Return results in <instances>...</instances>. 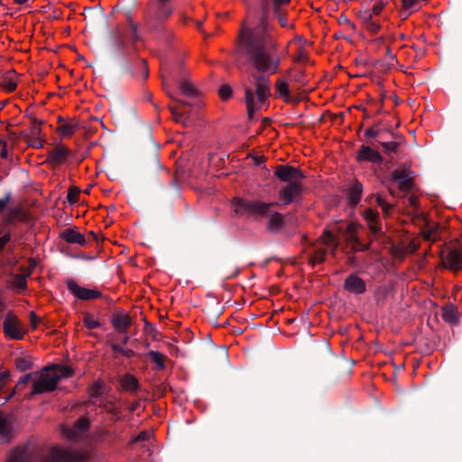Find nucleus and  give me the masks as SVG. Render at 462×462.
Wrapping results in <instances>:
<instances>
[{"label": "nucleus", "mask_w": 462, "mask_h": 462, "mask_svg": "<svg viewBox=\"0 0 462 462\" xmlns=\"http://www.w3.org/2000/svg\"><path fill=\"white\" fill-rule=\"evenodd\" d=\"M170 110L175 122L184 124V115L187 113V106L183 103H177L170 106Z\"/></svg>", "instance_id": "22"}, {"label": "nucleus", "mask_w": 462, "mask_h": 462, "mask_svg": "<svg viewBox=\"0 0 462 462\" xmlns=\"http://www.w3.org/2000/svg\"><path fill=\"white\" fill-rule=\"evenodd\" d=\"M31 377H32V374H25L24 376H23V377L20 379V381H19V383H18V385H17V386H19V385H21V384H26V383L29 382V380L31 379Z\"/></svg>", "instance_id": "47"}, {"label": "nucleus", "mask_w": 462, "mask_h": 462, "mask_svg": "<svg viewBox=\"0 0 462 462\" xmlns=\"http://www.w3.org/2000/svg\"><path fill=\"white\" fill-rule=\"evenodd\" d=\"M275 92L284 99L288 100L290 97L289 86L286 81L279 79L275 83Z\"/></svg>", "instance_id": "26"}, {"label": "nucleus", "mask_w": 462, "mask_h": 462, "mask_svg": "<svg viewBox=\"0 0 462 462\" xmlns=\"http://www.w3.org/2000/svg\"><path fill=\"white\" fill-rule=\"evenodd\" d=\"M328 249L323 247H316L315 250L310 254L309 263L315 266L324 261L327 254Z\"/></svg>", "instance_id": "24"}, {"label": "nucleus", "mask_w": 462, "mask_h": 462, "mask_svg": "<svg viewBox=\"0 0 462 462\" xmlns=\"http://www.w3.org/2000/svg\"><path fill=\"white\" fill-rule=\"evenodd\" d=\"M385 60H386L388 68L394 67L397 63L395 57L393 54L391 53L390 49H387V54L385 56Z\"/></svg>", "instance_id": "41"}, {"label": "nucleus", "mask_w": 462, "mask_h": 462, "mask_svg": "<svg viewBox=\"0 0 462 462\" xmlns=\"http://www.w3.org/2000/svg\"><path fill=\"white\" fill-rule=\"evenodd\" d=\"M13 394H14V393H12L11 395H9V396L6 398V400L11 399V396H12Z\"/></svg>", "instance_id": "57"}, {"label": "nucleus", "mask_w": 462, "mask_h": 462, "mask_svg": "<svg viewBox=\"0 0 462 462\" xmlns=\"http://www.w3.org/2000/svg\"><path fill=\"white\" fill-rule=\"evenodd\" d=\"M273 203H264L243 199H236L233 206L237 214L247 213L254 217H267L271 212Z\"/></svg>", "instance_id": "5"}, {"label": "nucleus", "mask_w": 462, "mask_h": 462, "mask_svg": "<svg viewBox=\"0 0 462 462\" xmlns=\"http://www.w3.org/2000/svg\"><path fill=\"white\" fill-rule=\"evenodd\" d=\"M170 14H171V12H170V11H167V13H166L165 16L170 15Z\"/></svg>", "instance_id": "56"}, {"label": "nucleus", "mask_w": 462, "mask_h": 462, "mask_svg": "<svg viewBox=\"0 0 462 462\" xmlns=\"http://www.w3.org/2000/svg\"><path fill=\"white\" fill-rule=\"evenodd\" d=\"M345 289L356 294H361L365 291V282L356 275H350L345 281Z\"/></svg>", "instance_id": "15"}, {"label": "nucleus", "mask_w": 462, "mask_h": 462, "mask_svg": "<svg viewBox=\"0 0 462 462\" xmlns=\"http://www.w3.org/2000/svg\"><path fill=\"white\" fill-rule=\"evenodd\" d=\"M152 436V433L149 432V431H142L140 432L138 435L133 437L130 440V443L131 444H134V443H137L139 441H146L150 439V437Z\"/></svg>", "instance_id": "37"}, {"label": "nucleus", "mask_w": 462, "mask_h": 462, "mask_svg": "<svg viewBox=\"0 0 462 462\" xmlns=\"http://www.w3.org/2000/svg\"><path fill=\"white\" fill-rule=\"evenodd\" d=\"M274 175L288 184L301 182L304 178L300 170L290 165H278L274 170Z\"/></svg>", "instance_id": "8"}, {"label": "nucleus", "mask_w": 462, "mask_h": 462, "mask_svg": "<svg viewBox=\"0 0 462 462\" xmlns=\"http://www.w3.org/2000/svg\"><path fill=\"white\" fill-rule=\"evenodd\" d=\"M385 6V4L383 1L382 0H379V1H376L371 9H364L363 11H368V12H371V14L372 16H374V17H379V14H381V12L383 11V9L384 8Z\"/></svg>", "instance_id": "31"}, {"label": "nucleus", "mask_w": 462, "mask_h": 462, "mask_svg": "<svg viewBox=\"0 0 462 462\" xmlns=\"http://www.w3.org/2000/svg\"><path fill=\"white\" fill-rule=\"evenodd\" d=\"M10 239L11 236L8 233L0 236V250H2L5 247V245L10 241Z\"/></svg>", "instance_id": "44"}, {"label": "nucleus", "mask_w": 462, "mask_h": 462, "mask_svg": "<svg viewBox=\"0 0 462 462\" xmlns=\"http://www.w3.org/2000/svg\"><path fill=\"white\" fill-rule=\"evenodd\" d=\"M365 221L367 222V225L369 226V228L374 232H378L380 230V226L378 223V213L375 212L373 209H366L364 211L363 214Z\"/></svg>", "instance_id": "21"}, {"label": "nucleus", "mask_w": 462, "mask_h": 462, "mask_svg": "<svg viewBox=\"0 0 462 462\" xmlns=\"http://www.w3.org/2000/svg\"><path fill=\"white\" fill-rule=\"evenodd\" d=\"M356 159L358 161L380 162L382 161V156L377 151L368 146H362L356 155Z\"/></svg>", "instance_id": "17"}, {"label": "nucleus", "mask_w": 462, "mask_h": 462, "mask_svg": "<svg viewBox=\"0 0 462 462\" xmlns=\"http://www.w3.org/2000/svg\"><path fill=\"white\" fill-rule=\"evenodd\" d=\"M76 457L67 449L54 448L49 455V462H72Z\"/></svg>", "instance_id": "16"}, {"label": "nucleus", "mask_w": 462, "mask_h": 462, "mask_svg": "<svg viewBox=\"0 0 462 462\" xmlns=\"http://www.w3.org/2000/svg\"><path fill=\"white\" fill-rule=\"evenodd\" d=\"M240 45L249 55L251 66L257 71L274 74L279 67L280 59L276 53L274 41L266 26L262 25L254 31L243 28Z\"/></svg>", "instance_id": "1"}, {"label": "nucleus", "mask_w": 462, "mask_h": 462, "mask_svg": "<svg viewBox=\"0 0 462 462\" xmlns=\"http://www.w3.org/2000/svg\"><path fill=\"white\" fill-rule=\"evenodd\" d=\"M35 263H31L26 269H23V273L14 276L11 282V288L23 291L27 287L26 278L32 273Z\"/></svg>", "instance_id": "14"}, {"label": "nucleus", "mask_w": 462, "mask_h": 462, "mask_svg": "<svg viewBox=\"0 0 462 462\" xmlns=\"http://www.w3.org/2000/svg\"><path fill=\"white\" fill-rule=\"evenodd\" d=\"M279 20H280V23H281L282 26H285L286 25V20L282 16H281L279 18Z\"/></svg>", "instance_id": "52"}, {"label": "nucleus", "mask_w": 462, "mask_h": 462, "mask_svg": "<svg viewBox=\"0 0 462 462\" xmlns=\"http://www.w3.org/2000/svg\"><path fill=\"white\" fill-rule=\"evenodd\" d=\"M6 462H24L23 450L15 449L13 453H11Z\"/></svg>", "instance_id": "38"}, {"label": "nucleus", "mask_w": 462, "mask_h": 462, "mask_svg": "<svg viewBox=\"0 0 462 462\" xmlns=\"http://www.w3.org/2000/svg\"><path fill=\"white\" fill-rule=\"evenodd\" d=\"M66 284L69 291L78 299L88 300L101 296L98 291L81 287L72 280H69Z\"/></svg>", "instance_id": "9"}, {"label": "nucleus", "mask_w": 462, "mask_h": 462, "mask_svg": "<svg viewBox=\"0 0 462 462\" xmlns=\"http://www.w3.org/2000/svg\"><path fill=\"white\" fill-rule=\"evenodd\" d=\"M302 191V183L294 182L283 187L279 192V200L282 205L291 203Z\"/></svg>", "instance_id": "11"}, {"label": "nucleus", "mask_w": 462, "mask_h": 462, "mask_svg": "<svg viewBox=\"0 0 462 462\" xmlns=\"http://www.w3.org/2000/svg\"><path fill=\"white\" fill-rule=\"evenodd\" d=\"M1 156H2L3 158H6V156H7V152H6V150H5V149H3V150H2V152H1Z\"/></svg>", "instance_id": "53"}, {"label": "nucleus", "mask_w": 462, "mask_h": 462, "mask_svg": "<svg viewBox=\"0 0 462 462\" xmlns=\"http://www.w3.org/2000/svg\"><path fill=\"white\" fill-rule=\"evenodd\" d=\"M421 235L427 241H435L437 239V233L433 230L422 231Z\"/></svg>", "instance_id": "42"}, {"label": "nucleus", "mask_w": 462, "mask_h": 462, "mask_svg": "<svg viewBox=\"0 0 462 462\" xmlns=\"http://www.w3.org/2000/svg\"><path fill=\"white\" fill-rule=\"evenodd\" d=\"M417 198L415 196H411L409 198V201H410V204L413 207H416L417 206Z\"/></svg>", "instance_id": "50"}, {"label": "nucleus", "mask_w": 462, "mask_h": 462, "mask_svg": "<svg viewBox=\"0 0 462 462\" xmlns=\"http://www.w3.org/2000/svg\"><path fill=\"white\" fill-rule=\"evenodd\" d=\"M358 18L364 30L367 33L374 35L379 32L381 29V21L379 17L372 16L371 12L368 11H359Z\"/></svg>", "instance_id": "10"}, {"label": "nucleus", "mask_w": 462, "mask_h": 462, "mask_svg": "<svg viewBox=\"0 0 462 462\" xmlns=\"http://www.w3.org/2000/svg\"><path fill=\"white\" fill-rule=\"evenodd\" d=\"M69 155V150L63 146L58 145L48 152L47 162L53 167L63 164Z\"/></svg>", "instance_id": "12"}, {"label": "nucleus", "mask_w": 462, "mask_h": 462, "mask_svg": "<svg viewBox=\"0 0 462 462\" xmlns=\"http://www.w3.org/2000/svg\"><path fill=\"white\" fill-rule=\"evenodd\" d=\"M30 321H31V325H32V327L33 328H35L37 327V324H38V322H39V319H38V318H37L36 314H35L33 311H32V312L30 313Z\"/></svg>", "instance_id": "45"}, {"label": "nucleus", "mask_w": 462, "mask_h": 462, "mask_svg": "<svg viewBox=\"0 0 462 462\" xmlns=\"http://www.w3.org/2000/svg\"><path fill=\"white\" fill-rule=\"evenodd\" d=\"M443 263L448 269L457 271L462 267V251L458 245H447L441 252Z\"/></svg>", "instance_id": "7"}, {"label": "nucleus", "mask_w": 462, "mask_h": 462, "mask_svg": "<svg viewBox=\"0 0 462 462\" xmlns=\"http://www.w3.org/2000/svg\"><path fill=\"white\" fill-rule=\"evenodd\" d=\"M360 226L355 222L339 221L328 226L320 237V242L334 252L340 241L344 240L350 251L363 250L357 236Z\"/></svg>", "instance_id": "2"}, {"label": "nucleus", "mask_w": 462, "mask_h": 462, "mask_svg": "<svg viewBox=\"0 0 462 462\" xmlns=\"http://www.w3.org/2000/svg\"><path fill=\"white\" fill-rule=\"evenodd\" d=\"M58 132L61 136H69L74 133V126L70 124H63L58 127Z\"/></svg>", "instance_id": "34"}, {"label": "nucleus", "mask_w": 462, "mask_h": 462, "mask_svg": "<svg viewBox=\"0 0 462 462\" xmlns=\"http://www.w3.org/2000/svg\"><path fill=\"white\" fill-rule=\"evenodd\" d=\"M15 365L20 371H26L31 368V362L24 357H20L16 358Z\"/></svg>", "instance_id": "36"}, {"label": "nucleus", "mask_w": 462, "mask_h": 462, "mask_svg": "<svg viewBox=\"0 0 462 462\" xmlns=\"http://www.w3.org/2000/svg\"><path fill=\"white\" fill-rule=\"evenodd\" d=\"M89 425V421L86 418H80L75 423V429L77 431L83 432L85 431Z\"/></svg>", "instance_id": "39"}, {"label": "nucleus", "mask_w": 462, "mask_h": 462, "mask_svg": "<svg viewBox=\"0 0 462 462\" xmlns=\"http://www.w3.org/2000/svg\"><path fill=\"white\" fill-rule=\"evenodd\" d=\"M361 193L362 185L360 183H356L349 192V201L352 205L357 204L361 198Z\"/></svg>", "instance_id": "27"}, {"label": "nucleus", "mask_w": 462, "mask_h": 462, "mask_svg": "<svg viewBox=\"0 0 462 462\" xmlns=\"http://www.w3.org/2000/svg\"><path fill=\"white\" fill-rule=\"evenodd\" d=\"M283 226V216L280 213H273L271 215L268 228L272 231H276Z\"/></svg>", "instance_id": "25"}, {"label": "nucleus", "mask_w": 462, "mask_h": 462, "mask_svg": "<svg viewBox=\"0 0 462 462\" xmlns=\"http://www.w3.org/2000/svg\"><path fill=\"white\" fill-rule=\"evenodd\" d=\"M3 328L5 337L10 339H23L24 335L27 333V330L24 328L23 324L12 312H9L6 315L4 320Z\"/></svg>", "instance_id": "6"}, {"label": "nucleus", "mask_w": 462, "mask_h": 462, "mask_svg": "<svg viewBox=\"0 0 462 462\" xmlns=\"http://www.w3.org/2000/svg\"><path fill=\"white\" fill-rule=\"evenodd\" d=\"M11 426L5 417L0 416V438L7 440L9 439Z\"/></svg>", "instance_id": "28"}, {"label": "nucleus", "mask_w": 462, "mask_h": 462, "mask_svg": "<svg viewBox=\"0 0 462 462\" xmlns=\"http://www.w3.org/2000/svg\"><path fill=\"white\" fill-rule=\"evenodd\" d=\"M377 204L381 208L388 214L389 211L392 209V205L388 202H386L384 199H383L380 196H377L375 199Z\"/></svg>", "instance_id": "40"}, {"label": "nucleus", "mask_w": 462, "mask_h": 462, "mask_svg": "<svg viewBox=\"0 0 462 462\" xmlns=\"http://www.w3.org/2000/svg\"><path fill=\"white\" fill-rule=\"evenodd\" d=\"M417 249V245H412V247L411 249V252H414Z\"/></svg>", "instance_id": "55"}, {"label": "nucleus", "mask_w": 462, "mask_h": 462, "mask_svg": "<svg viewBox=\"0 0 462 462\" xmlns=\"http://www.w3.org/2000/svg\"><path fill=\"white\" fill-rule=\"evenodd\" d=\"M72 375V370L65 365H54L43 369L32 383V394L53 391L58 382Z\"/></svg>", "instance_id": "3"}, {"label": "nucleus", "mask_w": 462, "mask_h": 462, "mask_svg": "<svg viewBox=\"0 0 462 462\" xmlns=\"http://www.w3.org/2000/svg\"><path fill=\"white\" fill-rule=\"evenodd\" d=\"M9 377L8 372H4L0 376V390L5 385V380Z\"/></svg>", "instance_id": "46"}, {"label": "nucleus", "mask_w": 462, "mask_h": 462, "mask_svg": "<svg viewBox=\"0 0 462 462\" xmlns=\"http://www.w3.org/2000/svg\"><path fill=\"white\" fill-rule=\"evenodd\" d=\"M180 90L182 94L187 96H191L195 92L193 85L188 81L180 83Z\"/></svg>", "instance_id": "35"}, {"label": "nucleus", "mask_w": 462, "mask_h": 462, "mask_svg": "<svg viewBox=\"0 0 462 462\" xmlns=\"http://www.w3.org/2000/svg\"><path fill=\"white\" fill-rule=\"evenodd\" d=\"M273 6L276 12L289 5L290 0H273Z\"/></svg>", "instance_id": "43"}, {"label": "nucleus", "mask_w": 462, "mask_h": 462, "mask_svg": "<svg viewBox=\"0 0 462 462\" xmlns=\"http://www.w3.org/2000/svg\"><path fill=\"white\" fill-rule=\"evenodd\" d=\"M7 88H8L9 91H14L16 88V84L15 83H10V84H8Z\"/></svg>", "instance_id": "51"}, {"label": "nucleus", "mask_w": 462, "mask_h": 462, "mask_svg": "<svg viewBox=\"0 0 462 462\" xmlns=\"http://www.w3.org/2000/svg\"><path fill=\"white\" fill-rule=\"evenodd\" d=\"M392 180L398 183L401 190L407 191L412 187L413 178L406 170H395L392 173Z\"/></svg>", "instance_id": "13"}, {"label": "nucleus", "mask_w": 462, "mask_h": 462, "mask_svg": "<svg viewBox=\"0 0 462 462\" xmlns=\"http://www.w3.org/2000/svg\"><path fill=\"white\" fill-rule=\"evenodd\" d=\"M83 324L88 329H94L100 327V322L92 314L87 313L83 318Z\"/></svg>", "instance_id": "29"}, {"label": "nucleus", "mask_w": 462, "mask_h": 462, "mask_svg": "<svg viewBox=\"0 0 462 462\" xmlns=\"http://www.w3.org/2000/svg\"><path fill=\"white\" fill-rule=\"evenodd\" d=\"M218 95L224 101L229 99L232 96V89L228 85H222L218 89Z\"/></svg>", "instance_id": "33"}, {"label": "nucleus", "mask_w": 462, "mask_h": 462, "mask_svg": "<svg viewBox=\"0 0 462 462\" xmlns=\"http://www.w3.org/2000/svg\"><path fill=\"white\" fill-rule=\"evenodd\" d=\"M132 320L128 314H118L112 319L114 328L120 332H126Z\"/></svg>", "instance_id": "19"}, {"label": "nucleus", "mask_w": 462, "mask_h": 462, "mask_svg": "<svg viewBox=\"0 0 462 462\" xmlns=\"http://www.w3.org/2000/svg\"><path fill=\"white\" fill-rule=\"evenodd\" d=\"M122 388L129 393H135L138 388V381L135 376L130 374L123 375L120 379Z\"/></svg>", "instance_id": "20"}, {"label": "nucleus", "mask_w": 462, "mask_h": 462, "mask_svg": "<svg viewBox=\"0 0 462 462\" xmlns=\"http://www.w3.org/2000/svg\"><path fill=\"white\" fill-rule=\"evenodd\" d=\"M421 0H402L401 14L407 18L411 13L419 8V4Z\"/></svg>", "instance_id": "23"}, {"label": "nucleus", "mask_w": 462, "mask_h": 462, "mask_svg": "<svg viewBox=\"0 0 462 462\" xmlns=\"http://www.w3.org/2000/svg\"><path fill=\"white\" fill-rule=\"evenodd\" d=\"M7 202H8V199H0V212H2L4 210V208L6 207Z\"/></svg>", "instance_id": "49"}, {"label": "nucleus", "mask_w": 462, "mask_h": 462, "mask_svg": "<svg viewBox=\"0 0 462 462\" xmlns=\"http://www.w3.org/2000/svg\"><path fill=\"white\" fill-rule=\"evenodd\" d=\"M60 237L66 241L67 243L84 245L86 243V239L84 236L79 233L77 229L68 228L65 229L61 234Z\"/></svg>", "instance_id": "18"}, {"label": "nucleus", "mask_w": 462, "mask_h": 462, "mask_svg": "<svg viewBox=\"0 0 462 462\" xmlns=\"http://www.w3.org/2000/svg\"><path fill=\"white\" fill-rule=\"evenodd\" d=\"M79 195H80V189L78 187H76V186L70 187L68 190V194H67V198H66L67 201L70 205H73L76 202H78V200L79 199Z\"/></svg>", "instance_id": "30"}, {"label": "nucleus", "mask_w": 462, "mask_h": 462, "mask_svg": "<svg viewBox=\"0 0 462 462\" xmlns=\"http://www.w3.org/2000/svg\"><path fill=\"white\" fill-rule=\"evenodd\" d=\"M149 356L152 359V361L158 365L159 368H164V361H165V356L156 352V351H150Z\"/></svg>", "instance_id": "32"}, {"label": "nucleus", "mask_w": 462, "mask_h": 462, "mask_svg": "<svg viewBox=\"0 0 462 462\" xmlns=\"http://www.w3.org/2000/svg\"><path fill=\"white\" fill-rule=\"evenodd\" d=\"M270 95V83L266 78L258 79L255 93H253L250 89L245 90V103L249 117H252L255 111L262 109L265 106V102Z\"/></svg>", "instance_id": "4"}, {"label": "nucleus", "mask_w": 462, "mask_h": 462, "mask_svg": "<svg viewBox=\"0 0 462 462\" xmlns=\"http://www.w3.org/2000/svg\"><path fill=\"white\" fill-rule=\"evenodd\" d=\"M383 146L388 150H394L396 147L394 143H383Z\"/></svg>", "instance_id": "48"}, {"label": "nucleus", "mask_w": 462, "mask_h": 462, "mask_svg": "<svg viewBox=\"0 0 462 462\" xmlns=\"http://www.w3.org/2000/svg\"><path fill=\"white\" fill-rule=\"evenodd\" d=\"M14 3H16L18 5H23L27 2V0H14Z\"/></svg>", "instance_id": "54"}]
</instances>
